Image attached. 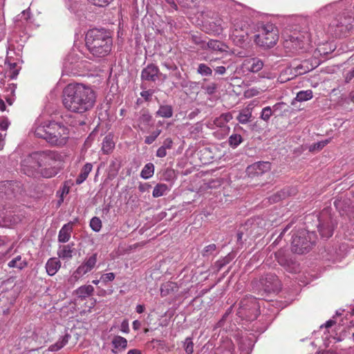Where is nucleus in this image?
I'll return each mask as SVG.
<instances>
[{
  "label": "nucleus",
  "instance_id": "nucleus-59",
  "mask_svg": "<svg viewBox=\"0 0 354 354\" xmlns=\"http://www.w3.org/2000/svg\"><path fill=\"white\" fill-rule=\"evenodd\" d=\"M140 120L141 122L149 123L151 120V116L148 113H143L140 118Z\"/></svg>",
  "mask_w": 354,
  "mask_h": 354
},
{
  "label": "nucleus",
  "instance_id": "nucleus-41",
  "mask_svg": "<svg viewBox=\"0 0 354 354\" xmlns=\"http://www.w3.org/2000/svg\"><path fill=\"white\" fill-rule=\"evenodd\" d=\"M318 230L322 237L329 238L333 235V230L328 226L325 227L324 225H319Z\"/></svg>",
  "mask_w": 354,
  "mask_h": 354
},
{
  "label": "nucleus",
  "instance_id": "nucleus-35",
  "mask_svg": "<svg viewBox=\"0 0 354 354\" xmlns=\"http://www.w3.org/2000/svg\"><path fill=\"white\" fill-rule=\"evenodd\" d=\"M243 142L242 136L240 134L233 133L232 134L228 140V142L230 147L236 148Z\"/></svg>",
  "mask_w": 354,
  "mask_h": 354
},
{
  "label": "nucleus",
  "instance_id": "nucleus-21",
  "mask_svg": "<svg viewBox=\"0 0 354 354\" xmlns=\"http://www.w3.org/2000/svg\"><path fill=\"white\" fill-rule=\"evenodd\" d=\"M206 32L209 34L219 35L222 32V21L221 19H215L209 21L205 26Z\"/></svg>",
  "mask_w": 354,
  "mask_h": 354
},
{
  "label": "nucleus",
  "instance_id": "nucleus-62",
  "mask_svg": "<svg viewBox=\"0 0 354 354\" xmlns=\"http://www.w3.org/2000/svg\"><path fill=\"white\" fill-rule=\"evenodd\" d=\"M151 187V185L148 183L140 184L138 186V189L141 192H145Z\"/></svg>",
  "mask_w": 354,
  "mask_h": 354
},
{
  "label": "nucleus",
  "instance_id": "nucleus-48",
  "mask_svg": "<svg viewBox=\"0 0 354 354\" xmlns=\"http://www.w3.org/2000/svg\"><path fill=\"white\" fill-rule=\"evenodd\" d=\"M185 351L187 354H192L194 352V343L191 338L187 337L184 342Z\"/></svg>",
  "mask_w": 354,
  "mask_h": 354
},
{
  "label": "nucleus",
  "instance_id": "nucleus-13",
  "mask_svg": "<svg viewBox=\"0 0 354 354\" xmlns=\"http://www.w3.org/2000/svg\"><path fill=\"white\" fill-rule=\"evenodd\" d=\"M297 192V191L295 187H287L271 196L270 197V201L272 203H277L281 200L286 199L289 196L295 195Z\"/></svg>",
  "mask_w": 354,
  "mask_h": 354
},
{
  "label": "nucleus",
  "instance_id": "nucleus-55",
  "mask_svg": "<svg viewBox=\"0 0 354 354\" xmlns=\"http://www.w3.org/2000/svg\"><path fill=\"white\" fill-rule=\"evenodd\" d=\"M162 287L169 291H174L175 289L177 288L176 284L171 281H168L162 284Z\"/></svg>",
  "mask_w": 354,
  "mask_h": 354
},
{
  "label": "nucleus",
  "instance_id": "nucleus-19",
  "mask_svg": "<svg viewBox=\"0 0 354 354\" xmlns=\"http://www.w3.org/2000/svg\"><path fill=\"white\" fill-rule=\"evenodd\" d=\"M244 66L248 71L257 73L263 68V62L258 58H251L245 60Z\"/></svg>",
  "mask_w": 354,
  "mask_h": 354
},
{
  "label": "nucleus",
  "instance_id": "nucleus-23",
  "mask_svg": "<svg viewBox=\"0 0 354 354\" xmlns=\"http://www.w3.org/2000/svg\"><path fill=\"white\" fill-rule=\"evenodd\" d=\"M290 67L292 68L293 75L295 77L304 75L313 69L312 66H308V62L306 60L303 61L299 64Z\"/></svg>",
  "mask_w": 354,
  "mask_h": 354
},
{
  "label": "nucleus",
  "instance_id": "nucleus-53",
  "mask_svg": "<svg viewBox=\"0 0 354 354\" xmlns=\"http://www.w3.org/2000/svg\"><path fill=\"white\" fill-rule=\"evenodd\" d=\"M9 124L10 122L8 118L5 116L0 117V129L6 131L8 129Z\"/></svg>",
  "mask_w": 354,
  "mask_h": 354
},
{
  "label": "nucleus",
  "instance_id": "nucleus-8",
  "mask_svg": "<svg viewBox=\"0 0 354 354\" xmlns=\"http://www.w3.org/2000/svg\"><path fill=\"white\" fill-rule=\"evenodd\" d=\"M259 307L255 297H248L241 301L238 313L248 319H254L257 317Z\"/></svg>",
  "mask_w": 354,
  "mask_h": 354
},
{
  "label": "nucleus",
  "instance_id": "nucleus-29",
  "mask_svg": "<svg viewBox=\"0 0 354 354\" xmlns=\"http://www.w3.org/2000/svg\"><path fill=\"white\" fill-rule=\"evenodd\" d=\"M156 115L164 118H170L173 115V108L171 105H160L156 112Z\"/></svg>",
  "mask_w": 354,
  "mask_h": 354
},
{
  "label": "nucleus",
  "instance_id": "nucleus-2",
  "mask_svg": "<svg viewBox=\"0 0 354 354\" xmlns=\"http://www.w3.org/2000/svg\"><path fill=\"white\" fill-rule=\"evenodd\" d=\"M34 134L52 146L63 147L69 138V129L60 122H45L35 124Z\"/></svg>",
  "mask_w": 354,
  "mask_h": 354
},
{
  "label": "nucleus",
  "instance_id": "nucleus-5",
  "mask_svg": "<svg viewBox=\"0 0 354 354\" xmlns=\"http://www.w3.org/2000/svg\"><path fill=\"white\" fill-rule=\"evenodd\" d=\"M257 33L254 37L257 45L264 48H272L279 40V30L272 23H261L257 26Z\"/></svg>",
  "mask_w": 354,
  "mask_h": 354
},
{
  "label": "nucleus",
  "instance_id": "nucleus-56",
  "mask_svg": "<svg viewBox=\"0 0 354 354\" xmlns=\"http://www.w3.org/2000/svg\"><path fill=\"white\" fill-rule=\"evenodd\" d=\"M345 81L348 83L352 81L354 82V68L348 71L345 75Z\"/></svg>",
  "mask_w": 354,
  "mask_h": 354
},
{
  "label": "nucleus",
  "instance_id": "nucleus-16",
  "mask_svg": "<svg viewBox=\"0 0 354 354\" xmlns=\"http://www.w3.org/2000/svg\"><path fill=\"white\" fill-rule=\"evenodd\" d=\"M93 269L90 267H87L86 265L83 262L73 272L72 275L68 279V283L74 284L77 282L82 277L84 274L91 272Z\"/></svg>",
  "mask_w": 354,
  "mask_h": 354
},
{
  "label": "nucleus",
  "instance_id": "nucleus-42",
  "mask_svg": "<svg viewBox=\"0 0 354 354\" xmlns=\"http://www.w3.org/2000/svg\"><path fill=\"white\" fill-rule=\"evenodd\" d=\"M272 113L273 112L272 111L271 107L266 106L262 109L260 118L263 121L268 122L270 120V117L272 116Z\"/></svg>",
  "mask_w": 354,
  "mask_h": 354
},
{
  "label": "nucleus",
  "instance_id": "nucleus-26",
  "mask_svg": "<svg viewBox=\"0 0 354 354\" xmlns=\"http://www.w3.org/2000/svg\"><path fill=\"white\" fill-rule=\"evenodd\" d=\"M27 266V261L26 259H23L21 255L17 256L8 263V266L9 268H15L19 270H22L26 268Z\"/></svg>",
  "mask_w": 354,
  "mask_h": 354
},
{
  "label": "nucleus",
  "instance_id": "nucleus-7",
  "mask_svg": "<svg viewBox=\"0 0 354 354\" xmlns=\"http://www.w3.org/2000/svg\"><path fill=\"white\" fill-rule=\"evenodd\" d=\"M317 234L305 229L295 232L292 237V251L297 254L308 252L315 244Z\"/></svg>",
  "mask_w": 354,
  "mask_h": 354
},
{
  "label": "nucleus",
  "instance_id": "nucleus-63",
  "mask_svg": "<svg viewBox=\"0 0 354 354\" xmlns=\"http://www.w3.org/2000/svg\"><path fill=\"white\" fill-rule=\"evenodd\" d=\"M215 73L216 74H218V75H223L225 73V71H226V68L225 67L223 66H217L215 69Z\"/></svg>",
  "mask_w": 354,
  "mask_h": 354
},
{
  "label": "nucleus",
  "instance_id": "nucleus-30",
  "mask_svg": "<svg viewBox=\"0 0 354 354\" xmlns=\"http://www.w3.org/2000/svg\"><path fill=\"white\" fill-rule=\"evenodd\" d=\"M169 191V187L166 184L158 183L153 188L152 196L154 198H158L165 195Z\"/></svg>",
  "mask_w": 354,
  "mask_h": 354
},
{
  "label": "nucleus",
  "instance_id": "nucleus-46",
  "mask_svg": "<svg viewBox=\"0 0 354 354\" xmlns=\"http://www.w3.org/2000/svg\"><path fill=\"white\" fill-rule=\"evenodd\" d=\"M11 181H3L0 183V192L4 193L6 195L9 194V192L11 191Z\"/></svg>",
  "mask_w": 354,
  "mask_h": 354
},
{
  "label": "nucleus",
  "instance_id": "nucleus-50",
  "mask_svg": "<svg viewBox=\"0 0 354 354\" xmlns=\"http://www.w3.org/2000/svg\"><path fill=\"white\" fill-rule=\"evenodd\" d=\"M205 93L209 95L214 93L217 89V84L214 82H211L203 87Z\"/></svg>",
  "mask_w": 354,
  "mask_h": 354
},
{
  "label": "nucleus",
  "instance_id": "nucleus-57",
  "mask_svg": "<svg viewBox=\"0 0 354 354\" xmlns=\"http://www.w3.org/2000/svg\"><path fill=\"white\" fill-rule=\"evenodd\" d=\"M167 150L162 146L160 147L156 151V156L158 158H164L167 156Z\"/></svg>",
  "mask_w": 354,
  "mask_h": 354
},
{
  "label": "nucleus",
  "instance_id": "nucleus-38",
  "mask_svg": "<svg viewBox=\"0 0 354 354\" xmlns=\"http://www.w3.org/2000/svg\"><path fill=\"white\" fill-rule=\"evenodd\" d=\"M10 68L6 72V77H8L10 80H13L17 78L18 74H19V69L17 68V64H9Z\"/></svg>",
  "mask_w": 354,
  "mask_h": 354
},
{
  "label": "nucleus",
  "instance_id": "nucleus-64",
  "mask_svg": "<svg viewBox=\"0 0 354 354\" xmlns=\"http://www.w3.org/2000/svg\"><path fill=\"white\" fill-rule=\"evenodd\" d=\"M191 39L192 42L197 45H201L203 44L201 39L196 35H192Z\"/></svg>",
  "mask_w": 354,
  "mask_h": 354
},
{
  "label": "nucleus",
  "instance_id": "nucleus-31",
  "mask_svg": "<svg viewBox=\"0 0 354 354\" xmlns=\"http://www.w3.org/2000/svg\"><path fill=\"white\" fill-rule=\"evenodd\" d=\"M295 76L293 75L292 69L291 67L286 68L280 73L278 81L283 83L292 80Z\"/></svg>",
  "mask_w": 354,
  "mask_h": 354
},
{
  "label": "nucleus",
  "instance_id": "nucleus-60",
  "mask_svg": "<svg viewBox=\"0 0 354 354\" xmlns=\"http://www.w3.org/2000/svg\"><path fill=\"white\" fill-rule=\"evenodd\" d=\"M121 331L124 333H128L129 332V323L128 321L124 320L121 324Z\"/></svg>",
  "mask_w": 354,
  "mask_h": 354
},
{
  "label": "nucleus",
  "instance_id": "nucleus-6",
  "mask_svg": "<svg viewBox=\"0 0 354 354\" xmlns=\"http://www.w3.org/2000/svg\"><path fill=\"white\" fill-rule=\"evenodd\" d=\"M59 155L54 151H37V160L39 164V173L45 178H52L58 173L57 162Z\"/></svg>",
  "mask_w": 354,
  "mask_h": 354
},
{
  "label": "nucleus",
  "instance_id": "nucleus-43",
  "mask_svg": "<svg viewBox=\"0 0 354 354\" xmlns=\"http://www.w3.org/2000/svg\"><path fill=\"white\" fill-rule=\"evenodd\" d=\"M160 133H161L160 129H156V131H153L151 135L145 137V142L147 145L152 144L156 140V138L159 136Z\"/></svg>",
  "mask_w": 354,
  "mask_h": 354
},
{
  "label": "nucleus",
  "instance_id": "nucleus-25",
  "mask_svg": "<svg viewBox=\"0 0 354 354\" xmlns=\"http://www.w3.org/2000/svg\"><path fill=\"white\" fill-rule=\"evenodd\" d=\"M93 165L91 163H86L82 167L80 174L76 178L75 183L77 185L82 184L88 177L90 172L92 171Z\"/></svg>",
  "mask_w": 354,
  "mask_h": 354
},
{
  "label": "nucleus",
  "instance_id": "nucleus-45",
  "mask_svg": "<svg viewBox=\"0 0 354 354\" xmlns=\"http://www.w3.org/2000/svg\"><path fill=\"white\" fill-rule=\"evenodd\" d=\"M259 93V89L256 87H253L245 90L243 93V95L245 98H251L252 97L258 95Z\"/></svg>",
  "mask_w": 354,
  "mask_h": 354
},
{
  "label": "nucleus",
  "instance_id": "nucleus-4",
  "mask_svg": "<svg viewBox=\"0 0 354 354\" xmlns=\"http://www.w3.org/2000/svg\"><path fill=\"white\" fill-rule=\"evenodd\" d=\"M354 17L351 11L344 10L338 13L330 21L328 32L335 37H346L353 29Z\"/></svg>",
  "mask_w": 354,
  "mask_h": 354
},
{
  "label": "nucleus",
  "instance_id": "nucleus-1",
  "mask_svg": "<svg viewBox=\"0 0 354 354\" xmlns=\"http://www.w3.org/2000/svg\"><path fill=\"white\" fill-rule=\"evenodd\" d=\"M96 97V93L90 85L75 82L64 88L62 102L68 111L82 114L94 107Z\"/></svg>",
  "mask_w": 354,
  "mask_h": 354
},
{
  "label": "nucleus",
  "instance_id": "nucleus-52",
  "mask_svg": "<svg viewBox=\"0 0 354 354\" xmlns=\"http://www.w3.org/2000/svg\"><path fill=\"white\" fill-rule=\"evenodd\" d=\"M96 6L104 7L109 5L113 0H88Z\"/></svg>",
  "mask_w": 354,
  "mask_h": 354
},
{
  "label": "nucleus",
  "instance_id": "nucleus-39",
  "mask_svg": "<svg viewBox=\"0 0 354 354\" xmlns=\"http://www.w3.org/2000/svg\"><path fill=\"white\" fill-rule=\"evenodd\" d=\"M97 261V253H94L90 257H88L84 261V263L87 267H90L93 269L96 265Z\"/></svg>",
  "mask_w": 354,
  "mask_h": 354
},
{
  "label": "nucleus",
  "instance_id": "nucleus-54",
  "mask_svg": "<svg viewBox=\"0 0 354 354\" xmlns=\"http://www.w3.org/2000/svg\"><path fill=\"white\" fill-rule=\"evenodd\" d=\"M173 140L170 138H166L163 142L162 147H164V149H171L173 147Z\"/></svg>",
  "mask_w": 354,
  "mask_h": 354
},
{
  "label": "nucleus",
  "instance_id": "nucleus-37",
  "mask_svg": "<svg viewBox=\"0 0 354 354\" xmlns=\"http://www.w3.org/2000/svg\"><path fill=\"white\" fill-rule=\"evenodd\" d=\"M90 227L94 232H100L102 227V221L99 217H93L90 221Z\"/></svg>",
  "mask_w": 354,
  "mask_h": 354
},
{
  "label": "nucleus",
  "instance_id": "nucleus-10",
  "mask_svg": "<svg viewBox=\"0 0 354 354\" xmlns=\"http://www.w3.org/2000/svg\"><path fill=\"white\" fill-rule=\"evenodd\" d=\"M261 290L265 292H277L281 289V282L274 274H267L260 279Z\"/></svg>",
  "mask_w": 354,
  "mask_h": 354
},
{
  "label": "nucleus",
  "instance_id": "nucleus-44",
  "mask_svg": "<svg viewBox=\"0 0 354 354\" xmlns=\"http://www.w3.org/2000/svg\"><path fill=\"white\" fill-rule=\"evenodd\" d=\"M69 192V187L64 184L60 189L57 192V194L59 196V200L58 201L59 205L64 202V196L68 194Z\"/></svg>",
  "mask_w": 354,
  "mask_h": 354
},
{
  "label": "nucleus",
  "instance_id": "nucleus-32",
  "mask_svg": "<svg viewBox=\"0 0 354 354\" xmlns=\"http://www.w3.org/2000/svg\"><path fill=\"white\" fill-rule=\"evenodd\" d=\"M154 174V165L153 163H147L141 171L140 176L144 179H148Z\"/></svg>",
  "mask_w": 354,
  "mask_h": 354
},
{
  "label": "nucleus",
  "instance_id": "nucleus-34",
  "mask_svg": "<svg viewBox=\"0 0 354 354\" xmlns=\"http://www.w3.org/2000/svg\"><path fill=\"white\" fill-rule=\"evenodd\" d=\"M207 46L208 47V48L214 51L223 52L225 50V45L218 40H209L207 44Z\"/></svg>",
  "mask_w": 354,
  "mask_h": 354
},
{
  "label": "nucleus",
  "instance_id": "nucleus-11",
  "mask_svg": "<svg viewBox=\"0 0 354 354\" xmlns=\"http://www.w3.org/2000/svg\"><path fill=\"white\" fill-rule=\"evenodd\" d=\"M270 163L269 162H258L248 166L246 171L249 176L254 177L262 175L270 171Z\"/></svg>",
  "mask_w": 354,
  "mask_h": 354
},
{
  "label": "nucleus",
  "instance_id": "nucleus-14",
  "mask_svg": "<svg viewBox=\"0 0 354 354\" xmlns=\"http://www.w3.org/2000/svg\"><path fill=\"white\" fill-rule=\"evenodd\" d=\"M248 25L245 23L236 22L234 24L232 37L237 38L239 41H245L248 35Z\"/></svg>",
  "mask_w": 354,
  "mask_h": 354
},
{
  "label": "nucleus",
  "instance_id": "nucleus-17",
  "mask_svg": "<svg viewBox=\"0 0 354 354\" xmlns=\"http://www.w3.org/2000/svg\"><path fill=\"white\" fill-rule=\"evenodd\" d=\"M74 243H69L59 246L57 250V255L62 259H71L75 253V248H74Z\"/></svg>",
  "mask_w": 354,
  "mask_h": 354
},
{
  "label": "nucleus",
  "instance_id": "nucleus-27",
  "mask_svg": "<svg viewBox=\"0 0 354 354\" xmlns=\"http://www.w3.org/2000/svg\"><path fill=\"white\" fill-rule=\"evenodd\" d=\"M4 223L8 225H14L19 223L22 218L21 215L12 214L11 212H6V214L3 217Z\"/></svg>",
  "mask_w": 354,
  "mask_h": 354
},
{
  "label": "nucleus",
  "instance_id": "nucleus-15",
  "mask_svg": "<svg viewBox=\"0 0 354 354\" xmlns=\"http://www.w3.org/2000/svg\"><path fill=\"white\" fill-rule=\"evenodd\" d=\"M159 68L154 64H149L142 69L141 73V78L145 81L154 82L158 77Z\"/></svg>",
  "mask_w": 354,
  "mask_h": 354
},
{
  "label": "nucleus",
  "instance_id": "nucleus-12",
  "mask_svg": "<svg viewBox=\"0 0 354 354\" xmlns=\"http://www.w3.org/2000/svg\"><path fill=\"white\" fill-rule=\"evenodd\" d=\"M257 104V100L251 101L244 109L239 111V113L236 117V120L239 123L245 124L252 120V111Z\"/></svg>",
  "mask_w": 354,
  "mask_h": 354
},
{
  "label": "nucleus",
  "instance_id": "nucleus-47",
  "mask_svg": "<svg viewBox=\"0 0 354 354\" xmlns=\"http://www.w3.org/2000/svg\"><path fill=\"white\" fill-rule=\"evenodd\" d=\"M330 142V140H325L320 142H318L317 143L313 144L311 145L309 148V150L310 151L314 150L319 151L322 149L326 145H328Z\"/></svg>",
  "mask_w": 354,
  "mask_h": 354
},
{
  "label": "nucleus",
  "instance_id": "nucleus-20",
  "mask_svg": "<svg viewBox=\"0 0 354 354\" xmlns=\"http://www.w3.org/2000/svg\"><path fill=\"white\" fill-rule=\"evenodd\" d=\"M111 343L113 346L112 352L115 354L119 351L124 350L127 346V340L124 337L119 335L115 336L113 338Z\"/></svg>",
  "mask_w": 354,
  "mask_h": 354
},
{
  "label": "nucleus",
  "instance_id": "nucleus-40",
  "mask_svg": "<svg viewBox=\"0 0 354 354\" xmlns=\"http://www.w3.org/2000/svg\"><path fill=\"white\" fill-rule=\"evenodd\" d=\"M197 72L202 75L206 76H209L212 73L211 68L205 64H200L198 65Z\"/></svg>",
  "mask_w": 354,
  "mask_h": 354
},
{
  "label": "nucleus",
  "instance_id": "nucleus-28",
  "mask_svg": "<svg viewBox=\"0 0 354 354\" xmlns=\"http://www.w3.org/2000/svg\"><path fill=\"white\" fill-rule=\"evenodd\" d=\"M233 117L231 113H222L219 117L214 120V124L218 127H224L226 124L232 120Z\"/></svg>",
  "mask_w": 354,
  "mask_h": 354
},
{
  "label": "nucleus",
  "instance_id": "nucleus-24",
  "mask_svg": "<svg viewBox=\"0 0 354 354\" xmlns=\"http://www.w3.org/2000/svg\"><path fill=\"white\" fill-rule=\"evenodd\" d=\"M93 292L94 288L91 285H84L75 290V294L78 297L84 299L91 296Z\"/></svg>",
  "mask_w": 354,
  "mask_h": 354
},
{
  "label": "nucleus",
  "instance_id": "nucleus-9",
  "mask_svg": "<svg viewBox=\"0 0 354 354\" xmlns=\"http://www.w3.org/2000/svg\"><path fill=\"white\" fill-rule=\"evenodd\" d=\"M39 168L37 151L28 155L21 161V169L28 176H34L37 172L39 173Z\"/></svg>",
  "mask_w": 354,
  "mask_h": 354
},
{
  "label": "nucleus",
  "instance_id": "nucleus-18",
  "mask_svg": "<svg viewBox=\"0 0 354 354\" xmlns=\"http://www.w3.org/2000/svg\"><path fill=\"white\" fill-rule=\"evenodd\" d=\"M73 222H69L61 228L58 234V241L60 243H66L69 241L71 236V232L73 230Z\"/></svg>",
  "mask_w": 354,
  "mask_h": 354
},
{
  "label": "nucleus",
  "instance_id": "nucleus-51",
  "mask_svg": "<svg viewBox=\"0 0 354 354\" xmlns=\"http://www.w3.org/2000/svg\"><path fill=\"white\" fill-rule=\"evenodd\" d=\"M115 274L113 272H109L104 274L101 276L100 280L104 283H106L109 281H113L115 279Z\"/></svg>",
  "mask_w": 354,
  "mask_h": 354
},
{
  "label": "nucleus",
  "instance_id": "nucleus-58",
  "mask_svg": "<svg viewBox=\"0 0 354 354\" xmlns=\"http://www.w3.org/2000/svg\"><path fill=\"white\" fill-rule=\"evenodd\" d=\"M62 348H63V346H62V344L60 343V342L58 341L55 344L50 346L48 350L50 351H57L59 349H61Z\"/></svg>",
  "mask_w": 354,
  "mask_h": 354
},
{
  "label": "nucleus",
  "instance_id": "nucleus-33",
  "mask_svg": "<svg viewBox=\"0 0 354 354\" xmlns=\"http://www.w3.org/2000/svg\"><path fill=\"white\" fill-rule=\"evenodd\" d=\"M115 147V143L112 138L109 136H106L102 142V149L106 154H109L113 150Z\"/></svg>",
  "mask_w": 354,
  "mask_h": 354
},
{
  "label": "nucleus",
  "instance_id": "nucleus-49",
  "mask_svg": "<svg viewBox=\"0 0 354 354\" xmlns=\"http://www.w3.org/2000/svg\"><path fill=\"white\" fill-rule=\"evenodd\" d=\"M216 249V246L215 244H209L205 247L201 254L203 257H208L212 254Z\"/></svg>",
  "mask_w": 354,
  "mask_h": 354
},
{
  "label": "nucleus",
  "instance_id": "nucleus-36",
  "mask_svg": "<svg viewBox=\"0 0 354 354\" xmlns=\"http://www.w3.org/2000/svg\"><path fill=\"white\" fill-rule=\"evenodd\" d=\"M313 97V92L311 90L301 91L297 94L296 99L299 101H307Z\"/></svg>",
  "mask_w": 354,
  "mask_h": 354
},
{
  "label": "nucleus",
  "instance_id": "nucleus-22",
  "mask_svg": "<svg viewBox=\"0 0 354 354\" xmlns=\"http://www.w3.org/2000/svg\"><path fill=\"white\" fill-rule=\"evenodd\" d=\"M61 267V262L56 258H50L46 264V272L50 276L55 275Z\"/></svg>",
  "mask_w": 354,
  "mask_h": 354
},
{
  "label": "nucleus",
  "instance_id": "nucleus-61",
  "mask_svg": "<svg viewBox=\"0 0 354 354\" xmlns=\"http://www.w3.org/2000/svg\"><path fill=\"white\" fill-rule=\"evenodd\" d=\"M164 175L165 179L169 180L174 176V171L172 169H167Z\"/></svg>",
  "mask_w": 354,
  "mask_h": 354
},
{
  "label": "nucleus",
  "instance_id": "nucleus-3",
  "mask_svg": "<svg viewBox=\"0 0 354 354\" xmlns=\"http://www.w3.org/2000/svg\"><path fill=\"white\" fill-rule=\"evenodd\" d=\"M86 45L95 57H104L111 51L113 40L109 32L103 29H91L86 35Z\"/></svg>",
  "mask_w": 354,
  "mask_h": 354
}]
</instances>
